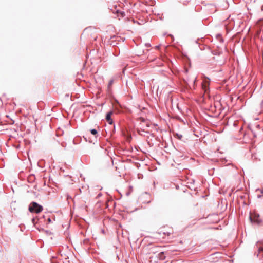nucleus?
I'll use <instances>...</instances> for the list:
<instances>
[{
	"mask_svg": "<svg viewBox=\"0 0 263 263\" xmlns=\"http://www.w3.org/2000/svg\"><path fill=\"white\" fill-rule=\"evenodd\" d=\"M249 218L251 222L256 224L259 225L262 223V218L260 217V215L256 212L250 213Z\"/></svg>",
	"mask_w": 263,
	"mask_h": 263,
	"instance_id": "f257e3e1",
	"label": "nucleus"
},
{
	"mask_svg": "<svg viewBox=\"0 0 263 263\" xmlns=\"http://www.w3.org/2000/svg\"><path fill=\"white\" fill-rule=\"evenodd\" d=\"M42 210L43 207L35 202H32L29 206V211L32 213H39L41 212Z\"/></svg>",
	"mask_w": 263,
	"mask_h": 263,
	"instance_id": "f03ea898",
	"label": "nucleus"
},
{
	"mask_svg": "<svg viewBox=\"0 0 263 263\" xmlns=\"http://www.w3.org/2000/svg\"><path fill=\"white\" fill-rule=\"evenodd\" d=\"M177 136L178 137V138H179V139H181V137H182V136H181V135L179 136L178 134H177Z\"/></svg>",
	"mask_w": 263,
	"mask_h": 263,
	"instance_id": "1a4fd4ad",
	"label": "nucleus"
},
{
	"mask_svg": "<svg viewBox=\"0 0 263 263\" xmlns=\"http://www.w3.org/2000/svg\"><path fill=\"white\" fill-rule=\"evenodd\" d=\"M209 82L208 80H205L202 84V88L204 90L205 93H206L208 90V86Z\"/></svg>",
	"mask_w": 263,
	"mask_h": 263,
	"instance_id": "20e7f679",
	"label": "nucleus"
},
{
	"mask_svg": "<svg viewBox=\"0 0 263 263\" xmlns=\"http://www.w3.org/2000/svg\"><path fill=\"white\" fill-rule=\"evenodd\" d=\"M258 255L263 257V247H259L258 250Z\"/></svg>",
	"mask_w": 263,
	"mask_h": 263,
	"instance_id": "39448f33",
	"label": "nucleus"
},
{
	"mask_svg": "<svg viewBox=\"0 0 263 263\" xmlns=\"http://www.w3.org/2000/svg\"><path fill=\"white\" fill-rule=\"evenodd\" d=\"M112 114V111H110L108 112L106 116V120L108 122L109 124H111L112 123V120L111 119V116Z\"/></svg>",
	"mask_w": 263,
	"mask_h": 263,
	"instance_id": "7ed1b4c3",
	"label": "nucleus"
},
{
	"mask_svg": "<svg viewBox=\"0 0 263 263\" xmlns=\"http://www.w3.org/2000/svg\"><path fill=\"white\" fill-rule=\"evenodd\" d=\"M159 257L160 259H164L165 258V257L164 256V255H163V252H161L159 254Z\"/></svg>",
	"mask_w": 263,
	"mask_h": 263,
	"instance_id": "423d86ee",
	"label": "nucleus"
},
{
	"mask_svg": "<svg viewBox=\"0 0 263 263\" xmlns=\"http://www.w3.org/2000/svg\"><path fill=\"white\" fill-rule=\"evenodd\" d=\"M90 132H91V133L94 135H96L98 133L97 130L95 129H91L90 130Z\"/></svg>",
	"mask_w": 263,
	"mask_h": 263,
	"instance_id": "0eeeda50",
	"label": "nucleus"
},
{
	"mask_svg": "<svg viewBox=\"0 0 263 263\" xmlns=\"http://www.w3.org/2000/svg\"><path fill=\"white\" fill-rule=\"evenodd\" d=\"M162 232V233L164 234V235H166L167 236H169L170 234H171V233L170 232H162L161 231L160 234H161V233Z\"/></svg>",
	"mask_w": 263,
	"mask_h": 263,
	"instance_id": "6e6552de",
	"label": "nucleus"
}]
</instances>
